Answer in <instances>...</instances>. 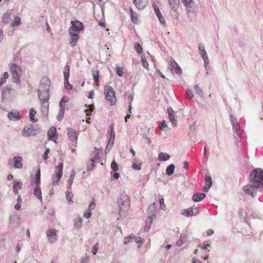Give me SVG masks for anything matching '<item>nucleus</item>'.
Wrapping results in <instances>:
<instances>
[{"label": "nucleus", "instance_id": "obj_51", "mask_svg": "<svg viewBox=\"0 0 263 263\" xmlns=\"http://www.w3.org/2000/svg\"><path fill=\"white\" fill-rule=\"evenodd\" d=\"M110 167L114 171H117L119 170L118 164L115 161L111 162Z\"/></svg>", "mask_w": 263, "mask_h": 263}, {"label": "nucleus", "instance_id": "obj_64", "mask_svg": "<svg viewBox=\"0 0 263 263\" xmlns=\"http://www.w3.org/2000/svg\"><path fill=\"white\" fill-rule=\"evenodd\" d=\"M186 95L189 98H192L193 97L192 91L191 90L187 89L186 91Z\"/></svg>", "mask_w": 263, "mask_h": 263}, {"label": "nucleus", "instance_id": "obj_1", "mask_svg": "<svg viewBox=\"0 0 263 263\" xmlns=\"http://www.w3.org/2000/svg\"><path fill=\"white\" fill-rule=\"evenodd\" d=\"M71 26L69 30V33L71 36L69 43L72 47H74L79 39V34L80 31L83 30L84 28L83 24L79 21L71 22Z\"/></svg>", "mask_w": 263, "mask_h": 263}, {"label": "nucleus", "instance_id": "obj_56", "mask_svg": "<svg viewBox=\"0 0 263 263\" xmlns=\"http://www.w3.org/2000/svg\"><path fill=\"white\" fill-rule=\"evenodd\" d=\"M91 216V212L90 211H89V210H87L84 214V215H83V217L87 219H89Z\"/></svg>", "mask_w": 263, "mask_h": 263}, {"label": "nucleus", "instance_id": "obj_38", "mask_svg": "<svg viewBox=\"0 0 263 263\" xmlns=\"http://www.w3.org/2000/svg\"><path fill=\"white\" fill-rule=\"evenodd\" d=\"M194 89L195 91V93L199 95L200 97H202L203 96V93L202 89L199 87V86L197 85L194 86Z\"/></svg>", "mask_w": 263, "mask_h": 263}, {"label": "nucleus", "instance_id": "obj_41", "mask_svg": "<svg viewBox=\"0 0 263 263\" xmlns=\"http://www.w3.org/2000/svg\"><path fill=\"white\" fill-rule=\"evenodd\" d=\"M141 164L137 161H134L132 164V168L135 170L139 171L141 170Z\"/></svg>", "mask_w": 263, "mask_h": 263}, {"label": "nucleus", "instance_id": "obj_34", "mask_svg": "<svg viewBox=\"0 0 263 263\" xmlns=\"http://www.w3.org/2000/svg\"><path fill=\"white\" fill-rule=\"evenodd\" d=\"M67 102V98L65 97H63L59 103L60 109L65 110V103Z\"/></svg>", "mask_w": 263, "mask_h": 263}, {"label": "nucleus", "instance_id": "obj_31", "mask_svg": "<svg viewBox=\"0 0 263 263\" xmlns=\"http://www.w3.org/2000/svg\"><path fill=\"white\" fill-rule=\"evenodd\" d=\"M36 113V111L33 108L30 109L29 112V118L30 121L32 122H35L37 121V119H35L34 117Z\"/></svg>", "mask_w": 263, "mask_h": 263}, {"label": "nucleus", "instance_id": "obj_13", "mask_svg": "<svg viewBox=\"0 0 263 263\" xmlns=\"http://www.w3.org/2000/svg\"><path fill=\"white\" fill-rule=\"evenodd\" d=\"M69 66L68 65H66L64 69V84L65 88L68 90H70L72 88V86L70 85L68 81V79L69 77Z\"/></svg>", "mask_w": 263, "mask_h": 263}, {"label": "nucleus", "instance_id": "obj_23", "mask_svg": "<svg viewBox=\"0 0 263 263\" xmlns=\"http://www.w3.org/2000/svg\"><path fill=\"white\" fill-rule=\"evenodd\" d=\"M231 121L233 128L235 133H237L239 131L240 127V126L238 124L235 118H234L233 115H231Z\"/></svg>", "mask_w": 263, "mask_h": 263}, {"label": "nucleus", "instance_id": "obj_62", "mask_svg": "<svg viewBox=\"0 0 263 263\" xmlns=\"http://www.w3.org/2000/svg\"><path fill=\"white\" fill-rule=\"evenodd\" d=\"M89 259V257L86 256L81 258V263H87Z\"/></svg>", "mask_w": 263, "mask_h": 263}, {"label": "nucleus", "instance_id": "obj_5", "mask_svg": "<svg viewBox=\"0 0 263 263\" xmlns=\"http://www.w3.org/2000/svg\"><path fill=\"white\" fill-rule=\"evenodd\" d=\"M34 183L35 184V186L33 190V194L41 201H42V196L41 189L40 187V184H41L40 167H39V169L35 175V179L34 180Z\"/></svg>", "mask_w": 263, "mask_h": 263}, {"label": "nucleus", "instance_id": "obj_52", "mask_svg": "<svg viewBox=\"0 0 263 263\" xmlns=\"http://www.w3.org/2000/svg\"><path fill=\"white\" fill-rule=\"evenodd\" d=\"M190 209L191 213L192 215L197 214L199 212V210H198V208H197L196 206H193L192 208H190Z\"/></svg>", "mask_w": 263, "mask_h": 263}, {"label": "nucleus", "instance_id": "obj_46", "mask_svg": "<svg viewBox=\"0 0 263 263\" xmlns=\"http://www.w3.org/2000/svg\"><path fill=\"white\" fill-rule=\"evenodd\" d=\"M64 111H65V110L59 109V113L57 117L58 120L61 121L63 119Z\"/></svg>", "mask_w": 263, "mask_h": 263}, {"label": "nucleus", "instance_id": "obj_8", "mask_svg": "<svg viewBox=\"0 0 263 263\" xmlns=\"http://www.w3.org/2000/svg\"><path fill=\"white\" fill-rule=\"evenodd\" d=\"M15 90L8 87L5 88L2 92V100L5 102L14 98Z\"/></svg>", "mask_w": 263, "mask_h": 263}, {"label": "nucleus", "instance_id": "obj_53", "mask_svg": "<svg viewBox=\"0 0 263 263\" xmlns=\"http://www.w3.org/2000/svg\"><path fill=\"white\" fill-rule=\"evenodd\" d=\"M160 201V208L163 211H165L166 209L165 205L164 204V199L163 198L159 199Z\"/></svg>", "mask_w": 263, "mask_h": 263}, {"label": "nucleus", "instance_id": "obj_39", "mask_svg": "<svg viewBox=\"0 0 263 263\" xmlns=\"http://www.w3.org/2000/svg\"><path fill=\"white\" fill-rule=\"evenodd\" d=\"M157 17H158V20H159V22H160V23L161 25L163 27H166V23H165V18H164V17H163V15L162 14V13H161V14H160V15H158V16H157Z\"/></svg>", "mask_w": 263, "mask_h": 263}, {"label": "nucleus", "instance_id": "obj_43", "mask_svg": "<svg viewBox=\"0 0 263 263\" xmlns=\"http://www.w3.org/2000/svg\"><path fill=\"white\" fill-rule=\"evenodd\" d=\"M205 184L211 186L212 184V178L210 176H206L204 178Z\"/></svg>", "mask_w": 263, "mask_h": 263}, {"label": "nucleus", "instance_id": "obj_7", "mask_svg": "<svg viewBox=\"0 0 263 263\" xmlns=\"http://www.w3.org/2000/svg\"><path fill=\"white\" fill-rule=\"evenodd\" d=\"M2 22L5 24L11 22L10 26L12 28L16 26V16L12 14V11H8L2 17Z\"/></svg>", "mask_w": 263, "mask_h": 263}, {"label": "nucleus", "instance_id": "obj_6", "mask_svg": "<svg viewBox=\"0 0 263 263\" xmlns=\"http://www.w3.org/2000/svg\"><path fill=\"white\" fill-rule=\"evenodd\" d=\"M63 163L60 162L58 163L54 169V174L52 176V182L51 185L53 186L55 184H58L60 182L63 175Z\"/></svg>", "mask_w": 263, "mask_h": 263}, {"label": "nucleus", "instance_id": "obj_30", "mask_svg": "<svg viewBox=\"0 0 263 263\" xmlns=\"http://www.w3.org/2000/svg\"><path fill=\"white\" fill-rule=\"evenodd\" d=\"M187 236L186 235L181 234L180 238L176 242V245L178 247L182 246L183 243L186 241Z\"/></svg>", "mask_w": 263, "mask_h": 263}, {"label": "nucleus", "instance_id": "obj_63", "mask_svg": "<svg viewBox=\"0 0 263 263\" xmlns=\"http://www.w3.org/2000/svg\"><path fill=\"white\" fill-rule=\"evenodd\" d=\"M15 217H16L15 215H12L11 216H10V223H11V224L15 223Z\"/></svg>", "mask_w": 263, "mask_h": 263}, {"label": "nucleus", "instance_id": "obj_26", "mask_svg": "<svg viewBox=\"0 0 263 263\" xmlns=\"http://www.w3.org/2000/svg\"><path fill=\"white\" fill-rule=\"evenodd\" d=\"M10 71L11 72L13 76V82H16V65L15 64H11L9 65Z\"/></svg>", "mask_w": 263, "mask_h": 263}, {"label": "nucleus", "instance_id": "obj_24", "mask_svg": "<svg viewBox=\"0 0 263 263\" xmlns=\"http://www.w3.org/2000/svg\"><path fill=\"white\" fill-rule=\"evenodd\" d=\"M76 171L74 169H72L71 172V174L70 175V177L67 180V185L68 189H70L71 187L73 181L74 179L75 176H76Z\"/></svg>", "mask_w": 263, "mask_h": 263}, {"label": "nucleus", "instance_id": "obj_14", "mask_svg": "<svg viewBox=\"0 0 263 263\" xmlns=\"http://www.w3.org/2000/svg\"><path fill=\"white\" fill-rule=\"evenodd\" d=\"M50 84V79L46 77H43L41 80L39 89H41L43 91H49Z\"/></svg>", "mask_w": 263, "mask_h": 263}, {"label": "nucleus", "instance_id": "obj_58", "mask_svg": "<svg viewBox=\"0 0 263 263\" xmlns=\"http://www.w3.org/2000/svg\"><path fill=\"white\" fill-rule=\"evenodd\" d=\"M72 196L73 195L71 192H70L69 191H67L66 192V198H67V200H68L69 201H71Z\"/></svg>", "mask_w": 263, "mask_h": 263}, {"label": "nucleus", "instance_id": "obj_22", "mask_svg": "<svg viewBox=\"0 0 263 263\" xmlns=\"http://www.w3.org/2000/svg\"><path fill=\"white\" fill-rule=\"evenodd\" d=\"M205 194L203 193H196L193 195L192 199L195 202H199L203 200L205 198Z\"/></svg>", "mask_w": 263, "mask_h": 263}, {"label": "nucleus", "instance_id": "obj_35", "mask_svg": "<svg viewBox=\"0 0 263 263\" xmlns=\"http://www.w3.org/2000/svg\"><path fill=\"white\" fill-rule=\"evenodd\" d=\"M153 222V218L151 217H148L145 222V230L148 231L150 228L151 225Z\"/></svg>", "mask_w": 263, "mask_h": 263}, {"label": "nucleus", "instance_id": "obj_9", "mask_svg": "<svg viewBox=\"0 0 263 263\" xmlns=\"http://www.w3.org/2000/svg\"><path fill=\"white\" fill-rule=\"evenodd\" d=\"M57 233L58 230L53 228L49 229L47 230L46 235L50 243H53L58 240Z\"/></svg>", "mask_w": 263, "mask_h": 263}, {"label": "nucleus", "instance_id": "obj_20", "mask_svg": "<svg viewBox=\"0 0 263 263\" xmlns=\"http://www.w3.org/2000/svg\"><path fill=\"white\" fill-rule=\"evenodd\" d=\"M171 66L174 69L176 74H181L182 73L181 68L172 58L171 59Z\"/></svg>", "mask_w": 263, "mask_h": 263}, {"label": "nucleus", "instance_id": "obj_11", "mask_svg": "<svg viewBox=\"0 0 263 263\" xmlns=\"http://www.w3.org/2000/svg\"><path fill=\"white\" fill-rule=\"evenodd\" d=\"M260 188L258 185H253L251 181L249 184L246 185L243 187L245 192L251 196H254L256 190Z\"/></svg>", "mask_w": 263, "mask_h": 263}, {"label": "nucleus", "instance_id": "obj_55", "mask_svg": "<svg viewBox=\"0 0 263 263\" xmlns=\"http://www.w3.org/2000/svg\"><path fill=\"white\" fill-rule=\"evenodd\" d=\"M182 214L185 216L189 217L191 215L190 209H186L183 211V212H182Z\"/></svg>", "mask_w": 263, "mask_h": 263}, {"label": "nucleus", "instance_id": "obj_4", "mask_svg": "<svg viewBox=\"0 0 263 263\" xmlns=\"http://www.w3.org/2000/svg\"><path fill=\"white\" fill-rule=\"evenodd\" d=\"M104 93L105 99L110 103V105L116 104L117 99L115 96V91L111 86L105 85L104 88Z\"/></svg>", "mask_w": 263, "mask_h": 263}, {"label": "nucleus", "instance_id": "obj_40", "mask_svg": "<svg viewBox=\"0 0 263 263\" xmlns=\"http://www.w3.org/2000/svg\"><path fill=\"white\" fill-rule=\"evenodd\" d=\"M8 119L10 120H16V113L12 111L9 112L7 115Z\"/></svg>", "mask_w": 263, "mask_h": 263}, {"label": "nucleus", "instance_id": "obj_16", "mask_svg": "<svg viewBox=\"0 0 263 263\" xmlns=\"http://www.w3.org/2000/svg\"><path fill=\"white\" fill-rule=\"evenodd\" d=\"M38 97L42 102H47L49 99V91H43L41 89L38 90Z\"/></svg>", "mask_w": 263, "mask_h": 263}, {"label": "nucleus", "instance_id": "obj_10", "mask_svg": "<svg viewBox=\"0 0 263 263\" xmlns=\"http://www.w3.org/2000/svg\"><path fill=\"white\" fill-rule=\"evenodd\" d=\"M79 134V133L78 132L76 131L72 128L68 129V138L74 146H76L77 144V140Z\"/></svg>", "mask_w": 263, "mask_h": 263}, {"label": "nucleus", "instance_id": "obj_19", "mask_svg": "<svg viewBox=\"0 0 263 263\" xmlns=\"http://www.w3.org/2000/svg\"><path fill=\"white\" fill-rule=\"evenodd\" d=\"M167 112L168 114L169 119L173 126L177 125V122L174 115V111L172 107L167 108Z\"/></svg>", "mask_w": 263, "mask_h": 263}, {"label": "nucleus", "instance_id": "obj_54", "mask_svg": "<svg viewBox=\"0 0 263 263\" xmlns=\"http://www.w3.org/2000/svg\"><path fill=\"white\" fill-rule=\"evenodd\" d=\"M98 248H99V245H98V243H96L92 247V253L93 255H96V253H97L98 252Z\"/></svg>", "mask_w": 263, "mask_h": 263}, {"label": "nucleus", "instance_id": "obj_47", "mask_svg": "<svg viewBox=\"0 0 263 263\" xmlns=\"http://www.w3.org/2000/svg\"><path fill=\"white\" fill-rule=\"evenodd\" d=\"M135 48L136 50L139 52L141 53L143 51V48L140 45V44L138 43H136L134 45Z\"/></svg>", "mask_w": 263, "mask_h": 263}, {"label": "nucleus", "instance_id": "obj_25", "mask_svg": "<svg viewBox=\"0 0 263 263\" xmlns=\"http://www.w3.org/2000/svg\"><path fill=\"white\" fill-rule=\"evenodd\" d=\"M169 4L174 11H176L179 7V0H168Z\"/></svg>", "mask_w": 263, "mask_h": 263}, {"label": "nucleus", "instance_id": "obj_15", "mask_svg": "<svg viewBox=\"0 0 263 263\" xmlns=\"http://www.w3.org/2000/svg\"><path fill=\"white\" fill-rule=\"evenodd\" d=\"M48 139L55 142L58 139L57 129L55 127H51L47 132Z\"/></svg>", "mask_w": 263, "mask_h": 263}, {"label": "nucleus", "instance_id": "obj_45", "mask_svg": "<svg viewBox=\"0 0 263 263\" xmlns=\"http://www.w3.org/2000/svg\"><path fill=\"white\" fill-rule=\"evenodd\" d=\"M9 77L8 73L7 72H5L3 74V77L1 79V81L0 82V86L6 82V80L8 79Z\"/></svg>", "mask_w": 263, "mask_h": 263}, {"label": "nucleus", "instance_id": "obj_37", "mask_svg": "<svg viewBox=\"0 0 263 263\" xmlns=\"http://www.w3.org/2000/svg\"><path fill=\"white\" fill-rule=\"evenodd\" d=\"M133 241L136 242L137 243L138 248H139L141 247L142 243L143 242V239H142L141 237H136L134 236Z\"/></svg>", "mask_w": 263, "mask_h": 263}, {"label": "nucleus", "instance_id": "obj_57", "mask_svg": "<svg viewBox=\"0 0 263 263\" xmlns=\"http://www.w3.org/2000/svg\"><path fill=\"white\" fill-rule=\"evenodd\" d=\"M167 125L164 121H162L160 122L159 124V128L161 130H163L164 128H166Z\"/></svg>", "mask_w": 263, "mask_h": 263}, {"label": "nucleus", "instance_id": "obj_61", "mask_svg": "<svg viewBox=\"0 0 263 263\" xmlns=\"http://www.w3.org/2000/svg\"><path fill=\"white\" fill-rule=\"evenodd\" d=\"M96 207V204L94 202H91L89 203V205H88V210L89 211H91L92 210H93Z\"/></svg>", "mask_w": 263, "mask_h": 263}, {"label": "nucleus", "instance_id": "obj_48", "mask_svg": "<svg viewBox=\"0 0 263 263\" xmlns=\"http://www.w3.org/2000/svg\"><path fill=\"white\" fill-rule=\"evenodd\" d=\"M133 237H134V236H128L125 237L124 238L123 243L124 245H127L130 241H133Z\"/></svg>", "mask_w": 263, "mask_h": 263}, {"label": "nucleus", "instance_id": "obj_3", "mask_svg": "<svg viewBox=\"0 0 263 263\" xmlns=\"http://www.w3.org/2000/svg\"><path fill=\"white\" fill-rule=\"evenodd\" d=\"M129 197L125 193H123L119 195L117 200V204L120 212L127 211L129 206Z\"/></svg>", "mask_w": 263, "mask_h": 263}, {"label": "nucleus", "instance_id": "obj_2", "mask_svg": "<svg viewBox=\"0 0 263 263\" xmlns=\"http://www.w3.org/2000/svg\"><path fill=\"white\" fill-rule=\"evenodd\" d=\"M250 181L253 185L261 187L263 185V170L261 168L253 170L251 174Z\"/></svg>", "mask_w": 263, "mask_h": 263}, {"label": "nucleus", "instance_id": "obj_50", "mask_svg": "<svg viewBox=\"0 0 263 263\" xmlns=\"http://www.w3.org/2000/svg\"><path fill=\"white\" fill-rule=\"evenodd\" d=\"M9 164L14 168H16V156L14 157L12 160H10Z\"/></svg>", "mask_w": 263, "mask_h": 263}, {"label": "nucleus", "instance_id": "obj_32", "mask_svg": "<svg viewBox=\"0 0 263 263\" xmlns=\"http://www.w3.org/2000/svg\"><path fill=\"white\" fill-rule=\"evenodd\" d=\"M175 165L174 164H170L169 165L166 169V173L167 175H171L174 173V170H175Z\"/></svg>", "mask_w": 263, "mask_h": 263}, {"label": "nucleus", "instance_id": "obj_60", "mask_svg": "<svg viewBox=\"0 0 263 263\" xmlns=\"http://www.w3.org/2000/svg\"><path fill=\"white\" fill-rule=\"evenodd\" d=\"M49 152H50V149L49 148H48L46 149L45 152H44V153L43 155V159L47 160V157H48V155Z\"/></svg>", "mask_w": 263, "mask_h": 263}, {"label": "nucleus", "instance_id": "obj_29", "mask_svg": "<svg viewBox=\"0 0 263 263\" xmlns=\"http://www.w3.org/2000/svg\"><path fill=\"white\" fill-rule=\"evenodd\" d=\"M82 227V219L81 217L76 218L74 221V227L77 229H80Z\"/></svg>", "mask_w": 263, "mask_h": 263}, {"label": "nucleus", "instance_id": "obj_21", "mask_svg": "<svg viewBox=\"0 0 263 263\" xmlns=\"http://www.w3.org/2000/svg\"><path fill=\"white\" fill-rule=\"evenodd\" d=\"M134 3L138 9L142 10L147 5V2L145 0H134Z\"/></svg>", "mask_w": 263, "mask_h": 263}, {"label": "nucleus", "instance_id": "obj_17", "mask_svg": "<svg viewBox=\"0 0 263 263\" xmlns=\"http://www.w3.org/2000/svg\"><path fill=\"white\" fill-rule=\"evenodd\" d=\"M187 12H193L195 8V3L193 0H182Z\"/></svg>", "mask_w": 263, "mask_h": 263}, {"label": "nucleus", "instance_id": "obj_42", "mask_svg": "<svg viewBox=\"0 0 263 263\" xmlns=\"http://www.w3.org/2000/svg\"><path fill=\"white\" fill-rule=\"evenodd\" d=\"M198 50L200 54H201L206 52L205 49L204 45L202 43H200L199 44Z\"/></svg>", "mask_w": 263, "mask_h": 263}, {"label": "nucleus", "instance_id": "obj_12", "mask_svg": "<svg viewBox=\"0 0 263 263\" xmlns=\"http://www.w3.org/2000/svg\"><path fill=\"white\" fill-rule=\"evenodd\" d=\"M36 133L37 130L34 128L32 125L25 126L22 130V135L25 137L34 136Z\"/></svg>", "mask_w": 263, "mask_h": 263}, {"label": "nucleus", "instance_id": "obj_49", "mask_svg": "<svg viewBox=\"0 0 263 263\" xmlns=\"http://www.w3.org/2000/svg\"><path fill=\"white\" fill-rule=\"evenodd\" d=\"M116 71H117V74H118V76H119V77L123 76L124 72H123V70L122 68L119 67V66H116Z\"/></svg>", "mask_w": 263, "mask_h": 263}, {"label": "nucleus", "instance_id": "obj_33", "mask_svg": "<svg viewBox=\"0 0 263 263\" xmlns=\"http://www.w3.org/2000/svg\"><path fill=\"white\" fill-rule=\"evenodd\" d=\"M130 14L133 22L134 24H138L139 22V20L137 14H134V11L132 8H130Z\"/></svg>", "mask_w": 263, "mask_h": 263}, {"label": "nucleus", "instance_id": "obj_18", "mask_svg": "<svg viewBox=\"0 0 263 263\" xmlns=\"http://www.w3.org/2000/svg\"><path fill=\"white\" fill-rule=\"evenodd\" d=\"M115 138V133L113 128L112 127L111 132L110 134V137L109 139L108 143V145L105 149L106 153L108 152L110 150L111 147L113 146Z\"/></svg>", "mask_w": 263, "mask_h": 263}, {"label": "nucleus", "instance_id": "obj_27", "mask_svg": "<svg viewBox=\"0 0 263 263\" xmlns=\"http://www.w3.org/2000/svg\"><path fill=\"white\" fill-rule=\"evenodd\" d=\"M170 159V156L166 153H160L158 155V159L160 161H166Z\"/></svg>", "mask_w": 263, "mask_h": 263}, {"label": "nucleus", "instance_id": "obj_44", "mask_svg": "<svg viewBox=\"0 0 263 263\" xmlns=\"http://www.w3.org/2000/svg\"><path fill=\"white\" fill-rule=\"evenodd\" d=\"M141 61H142V66L145 68H148V63L147 62L144 55H142L141 56Z\"/></svg>", "mask_w": 263, "mask_h": 263}, {"label": "nucleus", "instance_id": "obj_28", "mask_svg": "<svg viewBox=\"0 0 263 263\" xmlns=\"http://www.w3.org/2000/svg\"><path fill=\"white\" fill-rule=\"evenodd\" d=\"M41 111L44 116H47L48 113L49 104L47 102H42Z\"/></svg>", "mask_w": 263, "mask_h": 263}, {"label": "nucleus", "instance_id": "obj_59", "mask_svg": "<svg viewBox=\"0 0 263 263\" xmlns=\"http://www.w3.org/2000/svg\"><path fill=\"white\" fill-rule=\"evenodd\" d=\"M23 160V159L21 157H17V168H21L23 167V165L21 163V161Z\"/></svg>", "mask_w": 263, "mask_h": 263}, {"label": "nucleus", "instance_id": "obj_36", "mask_svg": "<svg viewBox=\"0 0 263 263\" xmlns=\"http://www.w3.org/2000/svg\"><path fill=\"white\" fill-rule=\"evenodd\" d=\"M92 76L94 80V81L95 82H98L99 81V71L98 70H92Z\"/></svg>", "mask_w": 263, "mask_h": 263}]
</instances>
